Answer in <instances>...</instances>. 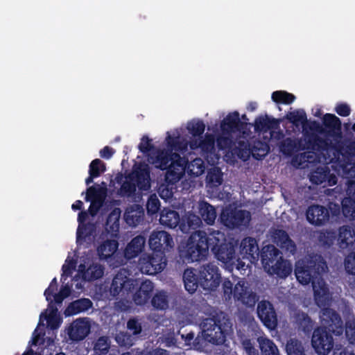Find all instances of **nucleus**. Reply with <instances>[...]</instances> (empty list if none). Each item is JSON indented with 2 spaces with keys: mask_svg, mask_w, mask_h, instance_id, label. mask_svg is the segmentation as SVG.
Segmentation results:
<instances>
[{
  "mask_svg": "<svg viewBox=\"0 0 355 355\" xmlns=\"http://www.w3.org/2000/svg\"><path fill=\"white\" fill-rule=\"evenodd\" d=\"M297 281L302 285H312L313 297L318 306L327 305L331 300L328 285L320 271L329 272V268H294Z\"/></svg>",
  "mask_w": 355,
  "mask_h": 355,
  "instance_id": "nucleus-1",
  "label": "nucleus"
},
{
  "mask_svg": "<svg viewBox=\"0 0 355 355\" xmlns=\"http://www.w3.org/2000/svg\"><path fill=\"white\" fill-rule=\"evenodd\" d=\"M304 140L286 137L279 144L280 151L286 156H291L300 150H308L312 153H323L334 148V144L328 138H323L315 133H304Z\"/></svg>",
  "mask_w": 355,
  "mask_h": 355,
  "instance_id": "nucleus-2",
  "label": "nucleus"
},
{
  "mask_svg": "<svg viewBox=\"0 0 355 355\" xmlns=\"http://www.w3.org/2000/svg\"><path fill=\"white\" fill-rule=\"evenodd\" d=\"M149 246L151 254H143L139 257V265L143 266H167L166 252L174 246V242L170 234L166 231H153L149 238Z\"/></svg>",
  "mask_w": 355,
  "mask_h": 355,
  "instance_id": "nucleus-3",
  "label": "nucleus"
},
{
  "mask_svg": "<svg viewBox=\"0 0 355 355\" xmlns=\"http://www.w3.org/2000/svg\"><path fill=\"white\" fill-rule=\"evenodd\" d=\"M200 268L202 270L186 268L184 271V287L189 293H195L199 285L204 288H213L217 287L220 283L221 277L218 268Z\"/></svg>",
  "mask_w": 355,
  "mask_h": 355,
  "instance_id": "nucleus-4",
  "label": "nucleus"
},
{
  "mask_svg": "<svg viewBox=\"0 0 355 355\" xmlns=\"http://www.w3.org/2000/svg\"><path fill=\"white\" fill-rule=\"evenodd\" d=\"M137 187L140 191H148L150 188V169L147 164L142 162L135 163L132 171L125 175V180L119 189L120 194L122 196H132Z\"/></svg>",
  "mask_w": 355,
  "mask_h": 355,
  "instance_id": "nucleus-5",
  "label": "nucleus"
},
{
  "mask_svg": "<svg viewBox=\"0 0 355 355\" xmlns=\"http://www.w3.org/2000/svg\"><path fill=\"white\" fill-rule=\"evenodd\" d=\"M211 249L214 252L217 259L225 264L224 266H245L240 262L235 265L236 251L231 243L226 242L225 235L220 230L208 228Z\"/></svg>",
  "mask_w": 355,
  "mask_h": 355,
  "instance_id": "nucleus-6",
  "label": "nucleus"
},
{
  "mask_svg": "<svg viewBox=\"0 0 355 355\" xmlns=\"http://www.w3.org/2000/svg\"><path fill=\"white\" fill-rule=\"evenodd\" d=\"M209 247V231H196L189 236L186 250L182 252L181 256L188 263L198 261L207 257Z\"/></svg>",
  "mask_w": 355,
  "mask_h": 355,
  "instance_id": "nucleus-7",
  "label": "nucleus"
},
{
  "mask_svg": "<svg viewBox=\"0 0 355 355\" xmlns=\"http://www.w3.org/2000/svg\"><path fill=\"white\" fill-rule=\"evenodd\" d=\"M323 126L318 121H313L308 123L307 128L315 132V134L323 135L324 138L338 141L342 137V123L340 119L334 114L327 113L323 116Z\"/></svg>",
  "mask_w": 355,
  "mask_h": 355,
  "instance_id": "nucleus-8",
  "label": "nucleus"
},
{
  "mask_svg": "<svg viewBox=\"0 0 355 355\" xmlns=\"http://www.w3.org/2000/svg\"><path fill=\"white\" fill-rule=\"evenodd\" d=\"M121 270L114 277L110 291L112 296L116 297L123 293V294L132 293L136 291L139 282L137 279L128 277L129 272H132L129 268H120Z\"/></svg>",
  "mask_w": 355,
  "mask_h": 355,
  "instance_id": "nucleus-9",
  "label": "nucleus"
},
{
  "mask_svg": "<svg viewBox=\"0 0 355 355\" xmlns=\"http://www.w3.org/2000/svg\"><path fill=\"white\" fill-rule=\"evenodd\" d=\"M330 303L331 302L327 305L318 306L321 309L320 315L322 324L321 327L325 328L329 332L336 336H341L344 331L343 321L336 311L329 307Z\"/></svg>",
  "mask_w": 355,
  "mask_h": 355,
  "instance_id": "nucleus-10",
  "label": "nucleus"
},
{
  "mask_svg": "<svg viewBox=\"0 0 355 355\" xmlns=\"http://www.w3.org/2000/svg\"><path fill=\"white\" fill-rule=\"evenodd\" d=\"M202 326L204 336L208 342L214 345H221L225 342V329L217 316L205 318Z\"/></svg>",
  "mask_w": 355,
  "mask_h": 355,
  "instance_id": "nucleus-11",
  "label": "nucleus"
},
{
  "mask_svg": "<svg viewBox=\"0 0 355 355\" xmlns=\"http://www.w3.org/2000/svg\"><path fill=\"white\" fill-rule=\"evenodd\" d=\"M220 218L223 225L230 229H234L248 225L251 220V214L244 209L227 208L223 210Z\"/></svg>",
  "mask_w": 355,
  "mask_h": 355,
  "instance_id": "nucleus-12",
  "label": "nucleus"
},
{
  "mask_svg": "<svg viewBox=\"0 0 355 355\" xmlns=\"http://www.w3.org/2000/svg\"><path fill=\"white\" fill-rule=\"evenodd\" d=\"M229 286L225 284V293L232 294L233 298L236 302L241 303L248 307H254L259 300V296L252 292L249 287L245 286L244 282H239L232 289L230 282H227Z\"/></svg>",
  "mask_w": 355,
  "mask_h": 355,
  "instance_id": "nucleus-13",
  "label": "nucleus"
},
{
  "mask_svg": "<svg viewBox=\"0 0 355 355\" xmlns=\"http://www.w3.org/2000/svg\"><path fill=\"white\" fill-rule=\"evenodd\" d=\"M311 345L318 354L327 355L333 349L334 341L330 332L318 327L313 330Z\"/></svg>",
  "mask_w": 355,
  "mask_h": 355,
  "instance_id": "nucleus-14",
  "label": "nucleus"
},
{
  "mask_svg": "<svg viewBox=\"0 0 355 355\" xmlns=\"http://www.w3.org/2000/svg\"><path fill=\"white\" fill-rule=\"evenodd\" d=\"M188 164L189 161L187 158L181 157L177 153H173L169 168L165 175V181L171 184L178 182L184 174Z\"/></svg>",
  "mask_w": 355,
  "mask_h": 355,
  "instance_id": "nucleus-15",
  "label": "nucleus"
},
{
  "mask_svg": "<svg viewBox=\"0 0 355 355\" xmlns=\"http://www.w3.org/2000/svg\"><path fill=\"white\" fill-rule=\"evenodd\" d=\"M258 318L263 325L269 329H275L278 324V319L275 308L268 300H261L257 304Z\"/></svg>",
  "mask_w": 355,
  "mask_h": 355,
  "instance_id": "nucleus-16",
  "label": "nucleus"
},
{
  "mask_svg": "<svg viewBox=\"0 0 355 355\" xmlns=\"http://www.w3.org/2000/svg\"><path fill=\"white\" fill-rule=\"evenodd\" d=\"M106 196V189L102 187L91 186L87 189L85 200L90 202L89 212L95 216L103 207Z\"/></svg>",
  "mask_w": 355,
  "mask_h": 355,
  "instance_id": "nucleus-17",
  "label": "nucleus"
},
{
  "mask_svg": "<svg viewBox=\"0 0 355 355\" xmlns=\"http://www.w3.org/2000/svg\"><path fill=\"white\" fill-rule=\"evenodd\" d=\"M262 266H292L284 261L281 251L273 245L263 247L260 252Z\"/></svg>",
  "mask_w": 355,
  "mask_h": 355,
  "instance_id": "nucleus-18",
  "label": "nucleus"
},
{
  "mask_svg": "<svg viewBox=\"0 0 355 355\" xmlns=\"http://www.w3.org/2000/svg\"><path fill=\"white\" fill-rule=\"evenodd\" d=\"M90 329L91 325L88 318H78L71 323L67 329V334L71 340L78 342L87 336Z\"/></svg>",
  "mask_w": 355,
  "mask_h": 355,
  "instance_id": "nucleus-19",
  "label": "nucleus"
},
{
  "mask_svg": "<svg viewBox=\"0 0 355 355\" xmlns=\"http://www.w3.org/2000/svg\"><path fill=\"white\" fill-rule=\"evenodd\" d=\"M216 139L214 135L206 133L203 139H194L189 141V147L191 150L200 149L202 155L207 159L209 157L216 155Z\"/></svg>",
  "mask_w": 355,
  "mask_h": 355,
  "instance_id": "nucleus-20",
  "label": "nucleus"
},
{
  "mask_svg": "<svg viewBox=\"0 0 355 355\" xmlns=\"http://www.w3.org/2000/svg\"><path fill=\"white\" fill-rule=\"evenodd\" d=\"M306 216L309 223L315 226H321L329 220V211L324 206L313 205L308 207Z\"/></svg>",
  "mask_w": 355,
  "mask_h": 355,
  "instance_id": "nucleus-21",
  "label": "nucleus"
},
{
  "mask_svg": "<svg viewBox=\"0 0 355 355\" xmlns=\"http://www.w3.org/2000/svg\"><path fill=\"white\" fill-rule=\"evenodd\" d=\"M347 197L341 202L343 216L350 220L355 219V180H349L347 189Z\"/></svg>",
  "mask_w": 355,
  "mask_h": 355,
  "instance_id": "nucleus-22",
  "label": "nucleus"
},
{
  "mask_svg": "<svg viewBox=\"0 0 355 355\" xmlns=\"http://www.w3.org/2000/svg\"><path fill=\"white\" fill-rule=\"evenodd\" d=\"M244 126L245 123L241 121L239 114L236 111L229 113L220 123L223 134L227 135L241 132Z\"/></svg>",
  "mask_w": 355,
  "mask_h": 355,
  "instance_id": "nucleus-23",
  "label": "nucleus"
},
{
  "mask_svg": "<svg viewBox=\"0 0 355 355\" xmlns=\"http://www.w3.org/2000/svg\"><path fill=\"white\" fill-rule=\"evenodd\" d=\"M153 288L154 285L151 281H143L132 295L134 302L140 306L146 304L152 296Z\"/></svg>",
  "mask_w": 355,
  "mask_h": 355,
  "instance_id": "nucleus-24",
  "label": "nucleus"
},
{
  "mask_svg": "<svg viewBox=\"0 0 355 355\" xmlns=\"http://www.w3.org/2000/svg\"><path fill=\"white\" fill-rule=\"evenodd\" d=\"M173 152L169 150H157L155 155H149L148 161L155 168L160 170H168Z\"/></svg>",
  "mask_w": 355,
  "mask_h": 355,
  "instance_id": "nucleus-25",
  "label": "nucleus"
},
{
  "mask_svg": "<svg viewBox=\"0 0 355 355\" xmlns=\"http://www.w3.org/2000/svg\"><path fill=\"white\" fill-rule=\"evenodd\" d=\"M146 243V239L141 235L134 237L127 245L124 250V257L130 260L140 254Z\"/></svg>",
  "mask_w": 355,
  "mask_h": 355,
  "instance_id": "nucleus-26",
  "label": "nucleus"
},
{
  "mask_svg": "<svg viewBox=\"0 0 355 355\" xmlns=\"http://www.w3.org/2000/svg\"><path fill=\"white\" fill-rule=\"evenodd\" d=\"M340 248L345 249L355 245V230L350 225H343L338 230Z\"/></svg>",
  "mask_w": 355,
  "mask_h": 355,
  "instance_id": "nucleus-27",
  "label": "nucleus"
},
{
  "mask_svg": "<svg viewBox=\"0 0 355 355\" xmlns=\"http://www.w3.org/2000/svg\"><path fill=\"white\" fill-rule=\"evenodd\" d=\"M119 243L115 239H105L100 243L97 247V254L101 260H107L111 258L116 252Z\"/></svg>",
  "mask_w": 355,
  "mask_h": 355,
  "instance_id": "nucleus-28",
  "label": "nucleus"
},
{
  "mask_svg": "<svg viewBox=\"0 0 355 355\" xmlns=\"http://www.w3.org/2000/svg\"><path fill=\"white\" fill-rule=\"evenodd\" d=\"M274 242L282 249L293 253L296 250V245L291 240L288 233L284 230H275L273 232Z\"/></svg>",
  "mask_w": 355,
  "mask_h": 355,
  "instance_id": "nucleus-29",
  "label": "nucleus"
},
{
  "mask_svg": "<svg viewBox=\"0 0 355 355\" xmlns=\"http://www.w3.org/2000/svg\"><path fill=\"white\" fill-rule=\"evenodd\" d=\"M279 121L268 115L259 116L254 120V130L259 132H267L279 128Z\"/></svg>",
  "mask_w": 355,
  "mask_h": 355,
  "instance_id": "nucleus-30",
  "label": "nucleus"
},
{
  "mask_svg": "<svg viewBox=\"0 0 355 355\" xmlns=\"http://www.w3.org/2000/svg\"><path fill=\"white\" fill-rule=\"evenodd\" d=\"M293 319L298 327L304 333H311L314 327V321L305 312L301 310H296L293 314Z\"/></svg>",
  "mask_w": 355,
  "mask_h": 355,
  "instance_id": "nucleus-31",
  "label": "nucleus"
},
{
  "mask_svg": "<svg viewBox=\"0 0 355 355\" xmlns=\"http://www.w3.org/2000/svg\"><path fill=\"white\" fill-rule=\"evenodd\" d=\"M159 221L161 224L169 228H175L180 226L181 223L179 213L168 208H164L162 211Z\"/></svg>",
  "mask_w": 355,
  "mask_h": 355,
  "instance_id": "nucleus-32",
  "label": "nucleus"
},
{
  "mask_svg": "<svg viewBox=\"0 0 355 355\" xmlns=\"http://www.w3.org/2000/svg\"><path fill=\"white\" fill-rule=\"evenodd\" d=\"M241 251L248 258L256 259L259 257V246L254 238L246 237L241 243Z\"/></svg>",
  "mask_w": 355,
  "mask_h": 355,
  "instance_id": "nucleus-33",
  "label": "nucleus"
},
{
  "mask_svg": "<svg viewBox=\"0 0 355 355\" xmlns=\"http://www.w3.org/2000/svg\"><path fill=\"white\" fill-rule=\"evenodd\" d=\"M64 274L71 273L72 271H78L83 273L84 278L86 279V273L91 272L90 277L87 278L88 281L96 280L101 278L105 272V268H62Z\"/></svg>",
  "mask_w": 355,
  "mask_h": 355,
  "instance_id": "nucleus-34",
  "label": "nucleus"
},
{
  "mask_svg": "<svg viewBox=\"0 0 355 355\" xmlns=\"http://www.w3.org/2000/svg\"><path fill=\"white\" fill-rule=\"evenodd\" d=\"M286 118L295 127H299L302 125L304 133L307 132L308 120L304 110L289 112L286 114Z\"/></svg>",
  "mask_w": 355,
  "mask_h": 355,
  "instance_id": "nucleus-35",
  "label": "nucleus"
},
{
  "mask_svg": "<svg viewBox=\"0 0 355 355\" xmlns=\"http://www.w3.org/2000/svg\"><path fill=\"white\" fill-rule=\"evenodd\" d=\"M199 214L208 225H213L216 218V211L214 206L202 201L199 204Z\"/></svg>",
  "mask_w": 355,
  "mask_h": 355,
  "instance_id": "nucleus-36",
  "label": "nucleus"
},
{
  "mask_svg": "<svg viewBox=\"0 0 355 355\" xmlns=\"http://www.w3.org/2000/svg\"><path fill=\"white\" fill-rule=\"evenodd\" d=\"M92 306V302L89 299L81 298L70 303L67 309L69 315H76L86 311Z\"/></svg>",
  "mask_w": 355,
  "mask_h": 355,
  "instance_id": "nucleus-37",
  "label": "nucleus"
},
{
  "mask_svg": "<svg viewBox=\"0 0 355 355\" xmlns=\"http://www.w3.org/2000/svg\"><path fill=\"white\" fill-rule=\"evenodd\" d=\"M120 216L121 211L119 209H115L110 213L105 223V229L108 232L115 235L119 233Z\"/></svg>",
  "mask_w": 355,
  "mask_h": 355,
  "instance_id": "nucleus-38",
  "label": "nucleus"
},
{
  "mask_svg": "<svg viewBox=\"0 0 355 355\" xmlns=\"http://www.w3.org/2000/svg\"><path fill=\"white\" fill-rule=\"evenodd\" d=\"M257 341L263 355H279L278 348L272 340L260 336Z\"/></svg>",
  "mask_w": 355,
  "mask_h": 355,
  "instance_id": "nucleus-39",
  "label": "nucleus"
},
{
  "mask_svg": "<svg viewBox=\"0 0 355 355\" xmlns=\"http://www.w3.org/2000/svg\"><path fill=\"white\" fill-rule=\"evenodd\" d=\"M95 231L94 223L88 222L82 225H78L76 232V243L80 245L85 241L87 237L91 236Z\"/></svg>",
  "mask_w": 355,
  "mask_h": 355,
  "instance_id": "nucleus-40",
  "label": "nucleus"
},
{
  "mask_svg": "<svg viewBox=\"0 0 355 355\" xmlns=\"http://www.w3.org/2000/svg\"><path fill=\"white\" fill-rule=\"evenodd\" d=\"M201 223L200 218L195 214L188 215L180 224V230L184 233L196 230Z\"/></svg>",
  "mask_w": 355,
  "mask_h": 355,
  "instance_id": "nucleus-41",
  "label": "nucleus"
},
{
  "mask_svg": "<svg viewBox=\"0 0 355 355\" xmlns=\"http://www.w3.org/2000/svg\"><path fill=\"white\" fill-rule=\"evenodd\" d=\"M329 175L330 171L327 167L320 166L311 173L309 179L313 184L320 185L325 182Z\"/></svg>",
  "mask_w": 355,
  "mask_h": 355,
  "instance_id": "nucleus-42",
  "label": "nucleus"
},
{
  "mask_svg": "<svg viewBox=\"0 0 355 355\" xmlns=\"http://www.w3.org/2000/svg\"><path fill=\"white\" fill-rule=\"evenodd\" d=\"M124 219L125 223L132 227H136L144 219L143 211H138L131 208L127 209L124 214Z\"/></svg>",
  "mask_w": 355,
  "mask_h": 355,
  "instance_id": "nucleus-43",
  "label": "nucleus"
},
{
  "mask_svg": "<svg viewBox=\"0 0 355 355\" xmlns=\"http://www.w3.org/2000/svg\"><path fill=\"white\" fill-rule=\"evenodd\" d=\"M152 306L157 310H166L168 307V296L164 291L156 293L151 300Z\"/></svg>",
  "mask_w": 355,
  "mask_h": 355,
  "instance_id": "nucleus-44",
  "label": "nucleus"
},
{
  "mask_svg": "<svg viewBox=\"0 0 355 355\" xmlns=\"http://www.w3.org/2000/svg\"><path fill=\"white\" fill-rule=\"evenodd\" d=\"M288 355H306L302 343L296 338H290L286 345Z\"/></svg>",
  "mask_w": 355,
  "mask_h": 355,
  "instance_id": "nucleus-45",
  "label": "nucleus"
},
{
  "mask_svg": "<svg viewBox=\"0 0 355 355\" xmlns=\"http://www.w3.org/2000/svg\"><path fill=\"white\" fill-rule=\"evenodd\" d=\"M110 348V342L107 336L99 337L94 344L95 355H105Z\"/></svg>",
  "mask_w": 355,
  "mask_h": 355,
  "instance_id": "nucleus-46",
  "label": "nucleus"
},
{
  "mask_svg": "<svg viewBox=\"0 0 355 355\" xmlns=\"http://www.w3.org/2000/svg\"><path fill=\"white\" fill-rule=\"evenodd\" d=\"M223 174L218 167L211 168L207 175V181L211 187H218L223 181Z\"/></svg>",
  "mask_w": 355,
  "mask_h": 355,
  "instance_id": "nucleus-47",
  "label": "nucleus"
},
{
  "mask_svg": "<svg viewBox=\"0 0 355 355\" xmlns=\"http://www.w3.org/2000/svg\"><path fill=\"white\" fill-rule=\"evenodd\" d=\"M271 98L277 103L286 105L291 104L295 100V96L293 94L282 90L272 92Z\"/></svg>",
  "mask_w": 355,
  "mask_h": 355,
  "instance_id": "nucleus-48",
  "label": "nucleus"
},
{
  "mask_svg": "<svg viewBox=\"0 0 355 355\" xmlns=\"http://www.w3.org/2000/svg\"><path fill=\"white\" fill-rule=\"evenodd\" d=\"M205 167L203 161L200 158L193 159L187 166V173L193 177L201 175L205 171Z\"/></svg>",
  "mask_w": 355,
  "mask_h": 355,
  "instance_id": "nucleus-49",
  "label": "nucleus"
},
{
  "mask_svg": "<svg viewBox=\"0 0 355 355\" xmlns=\"http://www.w3.org/2000/svg\"><path fill=\"white\" fill-rule=\"evenodd\" d=\"M189 132L194 137H202L205 130V125L202 121H191L187 124Z\"/></svg>",
  "mask_w": 355,
  "mask_h": 355,
  "instance_id": "nucleus-50",
  "label": "nucleus"
},
{
  "mask_svg": "<svg viewBox=\"0 0 355 355\" xmlns=\"http://www.w3.org/2000/svg\"><path fill=\"white\" fill-rule=\"evenodd\" d=\"M78 261V254H77L76 251L69 252L65 260V263L62 266H102L99 264H94V263H89L86 262L80 263L78 266H77Z\"/></svg>",
  "mask_w": 355,
  "mask_h": 355,
  "instance_id": "nucleus-51",
  "label": "nucleus"
},
{
  "mask_svg": "<svg viewBox=\"0 0 355 355\" xmlns=\"http://www.w3.org/2000/svg\"><path fill=\"white\" fill-rule=\"evenodd\" d=\"M105 170V164L100 159L92 160L89 166V173L95 174L97 178L104 173Z\"/></svg>",
  "mask_w": 355,
  "mask_h": 355,
  "instance_id": "nucleus-52",
  "label": "nucleus"
},
{
  "mask_svg": "<svg viewBox=\"0 0 355 355\" xmlns=\"http://www.w3.org/2000/svg\"><path fill=\"white\" fill-rule=\"evenodd\" d=\"M344 330L348 343L351 345H355V320H347L345 322Z\"/></svg>",
  "mask_w": 355,
  "mask_h": 355,
  "instance_id": "nucleus-53",
  "label": "nucleus"
},
{
  "mask_svg": "<svg viewBox=\"0 0 355 355\" xmlns=\"http://www.w3.org/2000/svg\"><path fill=\"white\" fill-rule=\"evenodd\" d=\"M225 134H223V135H218L216 139L217 146L219 150H226L232 148L234 141L232 138L230 137V135H225Z\"/></svg>",
  "mask_w": 355,
  "mask_h": 355,
  "instance_id": "nucleus-54",
  "label": "nucleus"
},
{
  "mask_svg": "<svg viewBox=\"0 0 355 355\" xmlns=\"http://www.w3.org/2000/svg\"><path fill=\"white\" fill-rule=\"evenodd\" d=\"M58 290V283L56 278H53L49 287L44 291V295L46 297V301L49 302V307H51L53 304V294Z\"/></svg>",
  "mask_w": 355,
  "mask_h": 355,
  "instance_id": "nucleus-55",
  "label": "nucleus"
},
{
  "mask_svg": "<svg viewBox=\"0 0 355 355\" xmlns=\"http://www.w3.org/2000/svg\"><path fill=\"white\" fill-rule=\"evenodd\" d=\"M128 329L134 335L137 336L142 331L141 324L135 318H130L127 322Z\"/></svg>",
  "mask_w": 355,
  "mask_h": 355,
  "instance_id": "nucleus-56",
  "label": "nucleus"
},
{
  "mask_svg": "<svg viewBox=\"0 0 355 355\" xmlns=\"http://www.w3.org/2000/svg\"><path fill=\"white\" fill-rule=\"evenodd\" d=\"M147 211L151 214L158 212L160 208V202L155 196H150L147 202Z\"/></svg>",
  "mask_w": 355,
  "mask_h": 355,
  "instance_id": "nucleus-57",
  "label": "nucleus"
},
{
  "mask_svg": "<svg viewBox=\"0 0 355 355\" xmlns=\"http://www.w3.org/2000/svg\"><path fill=\"white\" fill-rule=\"evenodd\" d=\"M268 273H275L281 277H286L293 272V268H263Z\"/></svg>",
  "mask_w": 355,
  "mask_h": 355,
  "instance_id": "nucleus-58",
  "label": "nucleus"
},
{
  "mask_svg": "<svg viewBox=\"0 0 355 355\" xmlns=\"http://www.w3.org/2000/svg\"><path fill=\"white\" fill-rule=\"evenodd\" d=\"M138 148L141 153L146 154L154 148V146L151 144V139L147 136H144L141 139Z\"/></svg>",
  "mask_w": 355,
  "mask_h": 355,
  "instance_id": "nucleus-59",
  "label": "nucleus"
},
{
  "mask_svg": "<svg viewBox=\"0 0 355 355\" xmlns=\"http://www.w3.org/2000/svg\"><path fill=\"white\" fill-rule=\"evenodd\" d=\"M241 344L248 355H259L258 349L254 347V344L250 339H244Z\"/></svg>",
  "mask_w": 355,
  "mask_h": 355,
  "instance_id": "nucleus-60",
  "label": "nucleus"
},
{
  "mask_svg": "<svg viewBox=\"0 0 355 355\" xmlns=\"http://www.w3.org/2000/svg\"><path fill=\"white\" fill-rule=\"evenodd\" d=\"M335 112L340 116H348L351 114V108L345 103H339L335 107Z\"/></svg>",
  "mask_w": 355,
  "mask_h": 355,
  "instance_id": "nucleus-61",
  "label": "nucleus"
},
{
  "mask_svg": "<svg viewBox=\"0 0 355 355\" xmlns=\"http://www.w3.org/2000/svg\"><path fill=\"white\" fill-rule=\"evenodd\" d=\"M135 268H134V271H135ZM139 269V271L142 273L151 275L158 272H162L166 268H137Z\"/></svg>",
  "mask_w": 355,
  "mask_h": 355,
  "instance_id": "nucleus-62",
  "label": "nucleus"
},
{
  "mask_svg": "<svg viewBox=\"0 0 355 355\" xmlns=\"http://www.w3.org/2000/svg\"><path fill=\"white\" fill-rule=\"evenodd\" d=\"M115 153L114 150L110 146H105L100 150V156L102 158L108 159H110Z\"/></svg>",
  "mask_w": 355,
  "mask_h": 355,
  "instance_id": "nucleus-63",
  "label": "nucleus"
},
{
  "mask_svg": "<svg viewBox=\"0 0 355 355\" xmlns=\"http://www.w3.org/2000/svg\"><path fill=\"white\" fill-rule=\"evenodd\" d=\"M333 355H355L354 352H349L347 348L343 347L340 346V347H336L334 350Z\"/></svg>",
  "mask_w": 355,
  "mask_h": 355,
  "instance_id": "nucleus-64",
  "label": "nucleus"
}]
</instances>
